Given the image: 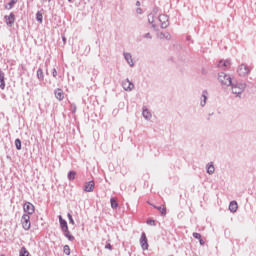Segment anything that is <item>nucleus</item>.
Here are the masks:
<instances>
[{
	"label": "nucleus",
	"instance_id": "24",
	"mask_svg": "<svg viewBox=\"0 0 256 256\" xmlns=\"http://www.w3.org/2000/svg\"><path fill=\"white\" fill-rule=\"evenodd\" d=\"M19 256H29V251H27V248L22 247V248L20 249V254H19Z\"/></svg>",
	"mask_w": 256,
	"mask_h": 256
},
{
	"label": "nucleus",
	"instance_id": "35",
	"mask_svg": "<svg viewBox=\"0 0 256 256\" xmlns=\"http://www.w3.org/2000/svg\"><path fill=\"white\" fill-rule=\"evenodd\" d=\"M52 75H53V77H57V69L54 68L52 70Z\"/></svg>",
	"mask_w": 256,
	"mask_h": 256
},
{
	"label": "nucleus",
	"instance_id": "8",
	"mask_svg": "<svg viewBox=\"0 0 256 256\" xmlns=\"http://www.w3.org/2000/svg\"><path fill=\"white\" fill-rule=\"evenodd\" d=\"M140 245L143 251H147V249H149V243L147 242V235L145 234V232H143L141 235Z\"/></svg>",
	"mask_w": 256,
	"mask_h": 256
},
{
	"label": "nucleus",
	"instance_id": "34",
	"mask_svg": "<svg viewBox=\"0 0 256 256\" xmlns=\"http://www.w3.org/2000/svg\"><path fill=\"white\" fill-rule=\"evenodd\" d=\"M136 13H138V15L143 14V9L137 8V9H136Z\"/></svg>",
	"mask_w": 256,
	"mask_h": 256
},
{
	"label": "nucleus",
	"instance_id": "38",
	"mask_svg": "<svg viewBox=\"0 0 256 256\" xmlns=\"http://www.w3.org/2000/svg\"><path fill=\"white\" fill-rule=\"evenodd\" d=\"M164 37L169 40V39H171V34L166 33V35Z\"/></svg>",
	"mask_w": 256,
	"mask_h": 256
},
{
	"label": "nucleus",
	"instance_id": "13",
	"mask_svg": "<svg viewBox=\"0 0 256 256\" xmlns=\"http://www.w3.org/2000/svg\"><path fill=\"white\" fill-rule=\"evenodd\" d=\"M219 69H229L231 67V61L229 60H220L218 63Z\"/></svg>",
	"mask_w": 256,
	"mask_h": 256
},
{
	"label": "nucleus",
	"instance_id": "23",
	"mask_svg": "<svg viewBox=\"0 0 256 256\" xmlns=\"http://www.w3.org/2000/svg\"><path fill=\"white\" fill-rule=\"evenodd\" d=\"M110 203H111L112 209H117V207H119V203L117 202V200H115V198H111Z\"/></svg>",
	"mask_w": 256,
	"mask_h": 256
},
{
	"label": "nucleus",
	"instance_id": "26",
	"mask_svg": "<svg viewBox=\"0 0 256 256\" xmlns=\"http://www.w3.org/2000/svg\"><path fill=\"white\" fill-rule=\"evenodd\" d=\"M75 175H77V172H75V171H70V172L68 173V179H69V181L75 180Z\"/></svg>",
	"mask_w": 256,
	"mask_h": 256
},
{
	"label": "nucleus",
	"instance_id": "32",
	"mask_svg": "<svg viewBox=\"0 0 256 256\" xmlns=\"http://www.w3.org/2000/svg\"><path fill=\"white\" fill-rule=\"evenodd\" d=\"M144 39H153V37L151 36V33H146Z\"/></svg>",
	"mask_w": 256,
	"mask_h": 256
},
{
	"label": "nucleus",
	"instance_id": "28",
	"mask_svg": "<svg viewBox=\"0 0 256 256\" xmlns=\"http://www.w3.org/2000/svg\"><path fill=\"white\" fill-rule=\"evenodd\" d=\"M19 0H10L8 3V7L6 6V9H11L12 7H15V3H17Z\"/></svg>",
	"mask_w": 256,
	"mask_h": 256
},
{
	"label": "nucleus",
	"instance_id": "27",
	"mask_svg": "<svg viewBox=\"0 0 256 256\" xmlns=\"http://www.w3.org/2000/svg\"><path fill=\"white\" fill-rule=\"evenodd\" d=\"M15 147H16L17 151H21V139L17 138L15 140Z\"/></svg>",
	"mask_w": 256,
	"mask_h": 256
},
{
	"label": "nucleus",
	"instance_id": "2",
	"mask_svg": "<svg viewBox=\"0 0 256 256\" xmlns=\"http://www.w3.org/2000/svg\"><path fill=\"white\" fill-rule=\"evenodd\" d=\"M230 86H232V93L236 95V97H241V94L247 88V84L245 82H237L236 84L232 82Z\"/></svg>",
	"mask_w": 256,
	"mask_h": 256
},
{
	"label": "nucleus",
	"instance_id": "3",
	"mask_svg": "<svg viewBox=\"0 0 256 256\" xmlns=\"http://www.w3.org/2000/svg\"><path fill=\"white\" fill-rule=\"evenodd\" d=\"M218 81L224 87H231V85H233V79L229 74H225V72H220L218 74Z\"/></svg>",
	"mask_w": 256,
	"mask_h": 256
},
{
	"label": "nucleus",
	"instance_id": "1",
	"mask_svg": "<svg viewBox=\"0 0 256 256\" xmlns=\"http://www.w3.org/2000/svg\"><path fill=\"white\" fill-rule=\"evenodd\" d=\"M59 223H60V229L64 233V236L69 241H75V236L71 235V232L69 231V226L67 225V221L63 219V216L59 215Z\"/></svg>",
	"mask_w": 256,
	"mask_h": 256
},
{
	"label": "nucleus",
	"instance_id": "16",
	"mask_svg": "<svg viewBox=\"0 0 256 256\" xmlns=\"http://www.w3.org/2000/svg\"><path fill=\"white\" fill-rule=\"evenodd\" d=\"M124 58L127 61L128 65H130V67H133L135 65V63H133V56H131V53H124Z\"/></svg>",
	"mask_w": 256,
	"mask_h": 256
},
{
	"label": "nucleus",
	"instance_id": "29",
	"mask_svg": "<svg viewBox=\"0 0 256 256\" xmlns=\"http://www.w3.org/2000/svg\"><path fill=\"white\" fill-rule=\"evenodd\" d=\"M63 252L65 253V255H71V248H69V245L64 246Z\"/></svg>",
	"mask_w": 256,
	"mask_h": 256
},
{
	"label": "nucleus",
	"instance_id": "45",
	"mask_svg": "<svg viewBox=\"0 0 256 256\" xmlns=\"http://www.w3.org/2000/svg\"><path fill=\"white\" fill-rule=\"evenodd\" d=\"M1 256H5V255H1Z\"/></svg>",
	"mask_w": 256,
	"mask_h": 256
},
{
	"label": "nucleus",
	"instance_id": "9",
	"mask_svg": "<svg viewBox=\"0 0 256 256\" xmlns=\"http://www.w3.org/2000/svg\"><path fill=\"white\" fill-rule=\"evenodd\" d=\"M122 87L125 91H133L135 89V84H133L129 79L122 82Z\"/></svg>",
	"mask_w": 256,
	"mask_h": 256
},
{
	"label": "nucleus",
	"instance_id": "12",
	"mask_svg": "<svg viewBox=\"0 0 256 256\" xmlns=\"http://www.w3.org/2000/svg\"><path fill=\"white\" fill-rule=\"evenodd\" d=\"M55 97L56 99H58V101H63L65 99V93L63 92V89L58 88L54 91Z\"/></svg>",
	"mask_w": 256,
	"mask_h": 256
},
{
	"label": "nucleus",
	"instance_id": "36",
	"mask_svg": "<svg viewBox=\"0 0 256 256\" xmlns=\"http://www.w3.org/2000/svg\"><path fill=\"white\" fill-rule=\"evenodd\" d=\"M105 249H109L111 251L113 247L111 246V244H106Z\"/></svg>",
	"mask_w": 256,
	"mask_h": 256
},
{
	"label": "nucleus",
	"instance_id": "37",
	"mask_svg": "<svg viewBox=\"0 0 256 256\" xmlns=\"http://www.w3.org/2000/svg\"><path fill=\"white\" fill-rule=\"evenodd\" d=\"M153 13H155V15H157V13H159V8H158V7H155V8L153 9Z\"/></svg>",
	"mask_w": 256,
	"mask_h": 256
},
{
	"label": "nucleus",
	"instance_id": "21",
	"mask_svg": "<svg viewBox=\"0 0 256 256\" xmlns=\"http://www.w3.org/2000/svg\"><path fill=\"white\" fill-rule=\"evenodd\" d=\"M142 115H143L144 119H151V117H152L151 112H149V110L147 108H143Z\"/></svg>",
	"mask_w": 256,
	"mask_h": 256
},
{
	"label": "nucleus",
	"instance_id": "7",
	"mask_svg": "<svg viewBox=\"0 0 256 256\" xmlns=\"http://www.w3.org/2000/svg\"><path fill=\"white\" fill-rule=\"evenodd\" d=\"M23 209L27 215H33L35 213V206L31 202H26Z\"/></svg>",
	"mask_w": 256,
	"mask_h": 256
},
{
	"label": "nucleus",
	"instance_id": "25",
	"mask_svg": "<svg viewBox=\"0 0 256 256\" xmlns=\"http://www.w3.org/2000/svg\"><path fill=\"white\" fill-rule=\"evenodd\" d=\"M36 20L38 23H43V14L39 11L36 13Z\"/></svg>",
	"mask_w": 256,
	"mask_h": 256
},
{
	"label": "nucleus",
	"instance_id": "10",
	"mask_svg": "<svg viewBox=\"0 0 256 256\" xmlns=\"http://www.w3.org/2000/svg\"><path fill=\"white\" fill-rule=\"evenodd\" d=\"M93 189H95V181H93V180L87 182V183L84 185V191H85L86 193H93Z\"/></svg>",
	"mask_w": 256,
	"mask_h": 256
},
{
	"label": "nucleus",
	"instance_id": "14",
	"mask_svg": "<svg viewBox=\"0 0 256 256\" xmlns=\"http://www.w3.org/2000/svg\"><path fill=\"white\" fill-rule=\"evenodd\" d=\"M209 97V92L207 90L202 91V100L200 102L201 107H205L207 105V99Z\"/></svg>",
	"mask_w": 256,
	"mask_h": 256
},
{
	"label": "nucleus",
	"instance_id": "41",
	"mask_svg": "<svg viewBox=\"0 0 256 256\" xmlns=\"http://www.w3.org/2000/svg\"><path fill=\"white\" fill-rule=\"evenodd\" d=\"M163 37H165V34H164V33H161V34H160V39H163Z\"/></svg>",
	"mask_w": 256,
	"mask_h": 256
},
{
	"label": "nucleus",
	"instance_id": "33",
	"mask_svg": "<svg viewBox=\"0 0 256 256\" xmlns=\"http://www.w3.org/2000/svg\"><path fill=\"white\" fill-rule=\"evenodd\" d=\"M147 225L155 226V220H147Z\"/></svg>",
	"mask_w": 256,
	"mask_h": 256
},
{
	"label": "nucleus",
	"instance_id": "6",
	"mask_svg": "<svg viewBox=\"0 0 256 256\" xmlns=\"http://www.w3.org/2000/svg\"><path fill=\"white\" fill-rule=\"evenodd\" d=\"M158 20L161 23V29H167L169 27V16H167L165 14H161L158 17Z\"/></svg>",
	"mask_w": 256,
	"mask_h": 256
},
{
	"label": "nucleus",
	"instance_id": "18",
	"mask_svg": "<svg viewBox=\"0 0 256 256\" xmlns=\"http://www.w3.org/2000/svg\"><path fill=\"white\" fill-rule=\"evenodd\" d=\"M0 89H5V73L0 71Z\"/></svg>",
	"mask_w": 256,
	"mask_h": 256
},
{
	"label": "nucleus",
	"instance_id": "39",
	"mask_svg": "<svg viewBox=\"0 0 256 256\" xmlns=\"http://www.w3.org/2000/svg\"><path fill=\"white\" fill-rule=\"evenodd\" d=\"M199 243H200V245H205V240H203V239H199Z\"/></svg>",
	"mask_w": 256,
	"mask_h": 256
},
{
	"label": "nucleus",
	"instance_id": "20",
	"mask_svg": "<svg viewBox=\"0 0 256 256\" xmlns=\"http://www.w3.org/2000/svg\"><path fill=\"white\" fill-rule=\"evenodd\" d=\"M155 17L153 16V14H149L148 15V22L150 23V25H152L153 29H156L157 25H155Z\"/></svg>",
	"mask_w": 256,
	"mask_h": 256
},
{
	"label": "nucleus",
	"instance_id": "43",
	"mask_svg": "<svg viewBox=\"0 0 256 256\" xmlns=\"http://www.w3.org/2000/svg\"><path fill=\"white\" fill-rule=\"evenodd\" d=\"M49 3H51V0H48Z\"/></svg>",
	"mask_w": 256,
	"mask_h": 256
},
{
	"label": "nucleus",
	"instance_id": "11",
	"mask_svg": "<svg viewBox=\"0 0 256 256\" xmlns=\"http://www.w3.org/2000/svg\"><path fill=\"white\" fill-rule=\"evenodd\" d=\"M4 19L6 21V25H8V27H11L13 23H15V14L10 13L9 16H4Z\"/></svg>",
	"mask_w": 256,
	"mask_h": 256
},
{
	"label": "nucleus",
	"instance_id": "15",
	"mask_svg": "<svg viewBox=\"0 0 256 256\" xmlns=\"http://www.w3.org/2000/svg\"><path fill=\"white\" fill-rule=\"evenodd\" d=\"M237 209H239V206L237 204V201H231L229 204V211L231 213H237Z\"/></svg>",
	"mask_w": 256,
	"mask_h": 256
},
{
	"label": "nucleus",
	"instance_id": "19",
	"mask_svg": "<svg viewBox=\"0 0 256 256\" xmlns=\"http://www.w3.org/2000/svg\"><path fill=\"white\" fill-rule=\"evenodd\" d=\"M207 173L208 175H213L215 173V166H213V162L207 164Z\"/></svg>",
	"mask_w": 256,
	"mask_h": 256
},
{
	"label": "nucleus",
	"instance_id": "17",
	"mask_svg": "<svg viewBox=\"0 0 256 256\" xmlns=\"http://www.w3.org/2000/svg\"><path fill=\"white\" fill-rule=\"evenodd\" d=\"M154 209H157L158 211H160V215L162 217H165V215H167V208H165V206H154Z\"/></svg>",
	"mask_w": 256,
	"mask_h": 256
},
{
	"label": "nucleus",
	"instance_id": "40",
	"mask_svg": "<svg viewBox=\"0 0 256 256\" xmlns=\"http://www.w3.org/2000/svg\"><path fill=\"white\" fill-rule=\"evenodd\" d=\"M136 7H141V2L140 1L136 2Z\"/></svg>",
	"mask_w": 256,
	"mask_h": 256
},
{
	"label": "nucleus",
	"instance_id": "5",
	"mask_svg": "<svg viewBox=\"0 0 256 256\" xmlns=\"http://www.w3.org/2000/svg\"><path fill=\"white\" fill-rule=\"evenodd\" d=\"M21 224L25 231H29L31 229V216L24 214L21 218Z\"/></svg>",
	"mask_w": 256,
	"mask_h": 256
},
{
	"label": "nucleus",
	"instance_id": "22",
	"mask_svg": "<svg viewBox=\"0 0 256 256\" xmlns=\"http://www.w3.org/2000/svg\"><path fill=\"white\" fill-rule=\"evenodd\" d=\"M37 79H39V81H43L45 79V75L43 74V69L41 68L37 70Z\"/></svg>",
	"mask_w": 256,
	"mask_h": 256
},
{
	"label": "nucleus",
	"instance_id": "30",
	"mask_svg": "<svg viewBox=\"0 0 256 256\" xmlns=\"http://www.w3.org/2000/svg\"><path fill=\"white\" fill-rule=\"evenodd\" d=\"M67 217H68L69 223L71 225H75V220H73V216L71 215V213H68Z\"/></svg>",
	"mask_w": 256,
	"mask_h": 256
},
{
	"label": "nucleus",
	"instance_id": "44",
	"mask_svg": "<svg viewBox=\"0 0 256 256\" xmlns=\"http://www.w3.org/2000/svg\"><path fill=\"white\" fill-rule=\"evenodd\" d=\"M69 2H71V0H68Z\"/></svg>",
	"mask_w": 256,
	"mask_h": 256
},
{
	"label": "nucleus",
	"instance_id": "4",
	"mask_svg": "<svg viewBox=\"0 0 256 256\" xmlns=\"http://www.w3.org/2000/svg\"><path fill=\"white\" fill-rule=\"evenodd\" d=\"M237 73L239 77H247V75L251 73V67L247 66L246 64H241L237 68Z\"/></svg>",
	"mask_w": 256,
	"mask_h": 256
},
{
	"label": "nucleus",
	"instance_id": "42",
	"mask_svg": "<svg viewBox=\"0 0 256 256\" xmlns=\"http://www.w3.org/2000/svg\"><path fill=\"white\" fill-rule=\"evenodd\" d=\"M62 40L64 43H67V38L63 37Z\"/></svg>",
	"mask_w": 256,
	"mask_h": 256
},
{
	"label": "nucleus",
	"instance_id": "31",
	"mask_svg": "<svg viewBox=\"0 0 256 256\" xmlns=\"http://www.w3.org/2000/svg\"><path fill=\"white\" fill-rule=\"evenodd\" d=\"M192 235H193L194 239H199V240L201 239L200 233L194 232Z\"/></svg>",
	"mask_w": 256,
	"mask_h": 256
}]
</instances>
